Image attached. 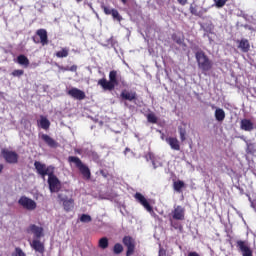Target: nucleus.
<instances>
[{
  "label": "nucleus",
  "mask_w": 256,
  "mask_h": 256,
  "mask_svg": "<svg viewBox=\"0 0 256 256\" xmlns=\"http://www.w3.org/2000/svg\"><path fill=\"white\" fill-rule=\"evenodd\" d=\"M68 163H74L75 167H77L78 171L81 173L83 179H85L86 181H89V179H91V169H89V166L81 161V158L77 156H69Z\"/></svg>",
  "instance_id": "nucleus-3"
},
{
  "label": "nucleus",
  "mask_w": 256,
  "mask_h": 256,
  "mask_svg": "<svg viewBox=\"0 0 256 256\" xmlns=\"http://www.w3.org/2000/svg\"><path fill=\"white\" fill-rule=\"evenodd\" d=\"M67 95L72 97V99H77L78 101H83V99L87 97L83 92V90L78 88H71L70 90L67 91Z\"/></svg>",
  "instance_id": "nucleus-15"
},
{
  "label": "nucleus",
  "mask_w": 256,
  "mask_h": 256,
  "mask_svg": "<svg viewBox=\"0 0 256 256\" xmlns=\"http://www.w3.org/2000/svg\"><path fill=\"white\" fill-rule=\"evenodd\" d=\"M134 198L138 203H140V205H142V207H144V209H146L148 213H153V206H151L149 200H147L143 194L136 192Z\"/></svg>",
  "instance_id": "nucleus-9"
},
{
  "label": "nucleus",
  "mask_w": 256,
  "mask_h": 256,
  "mask_svg": "<svg viewBox=\"0 0 256 256\" xmlns=\"http://www.w3.org/2000/svg\"><path fill=\"white\" fill-rule=\"evenodd\" d=\"M112 15L113 19H116V21H122L123 17H121V14H119V11L117 9H112Z\"/></svg>",
  "instance_id": "nucleus-33"
},
{
  "label": "nucleus",
  "mask_w": 256,
  "mask_h": 256,
  "mask_svg": "<svg viewBox=\"0 0 256 256\" xmlns=\"http://www.w3.org/2000/svg\"><path fill=\"white\" fill-rule=\"evenodd\" d=\"M34 167L36 169V173L43 178L47 177V175L55 171V167L47 166L39 161L34 162Z\"/></svg>",
  "instance_id": "nucleus-6"
},
{
  "label": "nucleus",
  "mask_w": 256,
  "mask_h": 256,
  "mask_svg": "<svg viewBox=\"0 0 256 256\" xmlns=\"http://www.w3.org/2000/svg\"><path fill=\"white\" fill-rule=\"evenodd\" d=\"M237 47L242 51V53H249L251 50V43L247 40V38H242L236 41Z\"/></svg>",
  "instance_id": "nucleus-17"
},
{
  "label": "nucleus",
  "mask_w": 256,
  "mask_h": 256,
  "mask_svg": "<svg viewBox=\"0 0 256 256\" xmlns=\"http://www.w3.org/2000/svg\"><path fill=\"white\" fill-rule=\"evenodd\" d=\"M122 243L127 247L126 256H131L135 253V239L133 237L124 236Z\"/></svg>",
  "instance_id": "nucleus-12"
},
{
  "label": "nucleus",
  "mask_w": 256,
  "mask_h": 256,
  "mask_svg": "<svg viewBox=\"0 0 256 256\" xmlns=\"http://www.w3.org/2000/svg\"><path fill=\"white\" fill-rule=\"evenodd\" d=\"M166 143H168L173 151H181V144L179 143V139L175 137H168L166 138Z\"/></svg>",
  "instance_id": "nucleus-21"
},
{
  "label": "nucleus",
  "mask_w": 256,
  "mask_h": 256,
  "mask_svg": "<svg viewBox=\"0 0 256 256\" xmlns=\"http://www.w3.org/2000/svg\"><path fill=\"white\" fill-rule=\"evenodd\" d=\"M27 233H32L34 235V239H41V237H45V230L41 226H37L35 224H30L26 229Z\"/></svg>",
  "instance_id": "nucleus-10"
},
{
  "label": "nucleus",
  "mask_w": 256,
  "mask_h": 256,
  "mask_svg": "<svg viewBox=\"0 0 256 256\" xmlns=\"http://www.w3.org/2000/svg\"><path fill=\"white\" fill-rule=\"evenodd\" d=\"M40 138L42 139V141H44V143H46V145L48 147H50L51 149H57V147H59V143L53 139L51 136L47 135V134H42L40 136Z\"/></svg>",
  "instance_id": "nucleus-19"
},
{
  "label": "nucleus",
  "mask_w": 256,
  "mask_h": 256,
  "mask_svg": "<svg viewBox=\"0 0 256 256\" xmlns=\"http://www.w3.org/2000/svg\"><path fill=\"white\" fill-rule=\"evenodd\" d=\"M48 185L51 193H59L61 190V181L55 176V170L48 175Z\"/></svg>",
  "instance_id": "nucleus-4"
},
{
  "label": "nucleus",
  "mask_w": 256,
  "mask_h": 256,
  "mask_svg": "<svg viewBox=\"0 0 256 256\" xmlns=\"http://www.w3.org/2000/svg\"><path fill=\"white\" fill-rule=\"evenodd\" d=\"M227 1L229 0H214L215 5L218 9L225 7V4L227 3Z\"/></svg>",
  "instance_id": "nucleus-35"
},
{
  "label": "nucleus",
  "mask_w": 256,
  "mask_h": 256,
  "mask_svg": "<svg viewBox=\"0 0 256 256\" xmlns=\"http://www.w3.org/2000/svg\"><path fill=\"white\" fill-rule=\"evenodd\" d=\"M215 119L216 121H219L220 123L225 121V110H223L222 108H217L215 110Z\"/></svg>",
  "instance_id": "nucleus-22"
},
{
  "label": "nucleus",
  "mask_w": 256,
  "mask_h": 256,
  "mask_svg": "<svg viewBox=\"0 0 256 256\" xmlns=\"http://www.w3.org/2000/svg\"><path fill=\"white\" fill-rule=\"evenodd\" d=\"M170 225L171 227H173V229H178V231H183V225H181V223L177 222V221H172L170 220Z\"/></svg>",
  "instance_id": "nucleus-32"
},
{
  "label": "nucleus",
  "mask_w": 256,
  "mask_h": 256,
  "mask_svg": "<svg viewBox=\"0 0 256 256\" xmlns=\"http://www.w3.org/2000/svg\"><path fill=\"white\" fill-rule=\"evenodd\" d=\"M247 153H250L251 155H253V153H255V144L253 143H247V149H246Z\"/></svg>",
  "instance_id": "nucleus-36"
},
{
  "label": "nucleus",
  "mask_w": 256,
  "mask_h": 256,
  "mask_svg": "<svg viewBox=\"0 0 256 256\" xmlns=\"http://www.w3.org/2000/svg\"><path fill=\"white\" fill-rule=\"evenodd\" d=\"M17 63L19 65H23L24 67H29V58H27V56L20 54L17 57Z\"/></svg>",
  "instance_id": "nucleus-25"
},
{
  "label": "nucleus",
  "mask_w": 256,
  "mask_h": 256,
  "mask_svg": "<svg viewBox=\"0 0 256 256\" xmlns=\"http://www.w3.org/2000/svg\"><path fill=\"white\" fill-rule=\"evenodd\" d=\"M147 121L148 123L156 124L157 123V116L155 113H149L147 114Z\"/></svg>",
  "instance_id": "nucleus-31"
},
{
  "label": "nucleus",
  "mask_w": 256,
  "mask_h": 256,
  "mask_svg": "<svg viewBox=\"0 0 256 256\" xmlns=\"http://www.w3.org/2000/svg\"><path fill=\"white\" fill-rule=\"evenodd\" d=\"M190 13L192 15H195L196 17H199V12L197 11V6L196 5H190Z\"/></svg>",
  "instance_id": "nucleus-38"
},
{
  "label": "nucleus",
  "mask_w": 256,
  "mask_h": 256,
  "mask_svg": "<svg viewBox=\"0 0 256 256\" xmlns=\"http://www.w3.org/2000/svg\"><path fill=\"white\" fill-rule=\"evenodd\" d=\"M76 1L81 2V1H83V0H76Z\"/></svg>",
  "instance_id": "nucleus-50"
},
{
  "label": "nucleus",
  "mask_w": 256,
  "mask_h": 256,
  "mask_svg": "<svg viewBox=\"0 0 256 256\" xmlns=\"http://www.w3.org/2000/svg\"><path fill=\"white\" fill-rule=\"evenodd\" d=\"M114 255H121L123 253V245L121 243H116L113 247Z\"/></svg>",
  "instance_id": "nucleus-30"
},
{
  "label": "nucleus",
  "mask_w": 256,
  "mask_h": 256,
  "mask_svg": "<svg viewBox=\"0 0 256 256\" xmlns=\"http://www.w3.org/2000/svg\"><path fill=\"white\" fill-rule=\"evenodd\" d=\"M101 9H103L105 15H111V13H113V9L105 6V4L101 5Z\"/></svg>",
  "instance_id": "nucleus-37"
},
{
  "label": "nucleus",
  "mask_w": 256,
  "mask_h": 256,
  "mask_svg": "<svg viewBox=\"0 0 256 256\" xmlns=\"http://www.w3.org/2000/svg\"><path fill=\"white\" fill-rule=\"evenodd\" d=\"M179 5L185 6V4L188 2V0H177Z\"/></svg>",
  "instance_id": "nucleus-44"
},
{
  "label": "nucleus",
  "mask_w": 256,
  "mask_h": 256,
  "mask_svg": "<svg viewBox=\"0 0 256 256\" xmlns=\"http://www.w3.org/2000/svg\"><path fill=\"white\" fill-rule=\"evenodd\" d=\"M158 256H167V250L160 246Z\"/></svg>",
  "instance_id": "nucleus-41"
},
{
  "label": "nucleus",
  "mask_w": 256,
  "mask_h": 256,
  "mask_svg": "<svg viewBox=\"0 0 256 256\" xmlns=\"http://www.w3.org/2000/svg\"><path fill=\"white\" fill-rule=\"evenodd\" d=\"M68 71L75 73L77 71V65H72L70 68L68 67Z\"/></svg>",
  "instance_id": "nucleus-43"
},
{
  "label": "nucleus",
  "mask_w": 256,
  "mask_h": 256,
  "mask_svg": "<svg viewBox=\"0 0 256 256\" xmlns=\"http://www.w3.org/2000/svg\"><path fill=\"white\" fill-rule=\"evenodd\" d=\"M1 153L6 163H9L10 165H17V163H19V154H17V152L3 149Z\"/></svg>",
  "instance_id": "nucleus-7"
},
{
  "label": "nucleus",
  "mask_w": 256,
  "mask_h": 256,
  "mask_svg": "<svg viewBox=\"0 0 256 256\" xmlns=\"http://www.w3.org/2000/svg\"><path fill=\"white\" fill-rule=\"evenodd\" d=\"M24 73H25L24 70H14V71L12 72V76H13V77H21V76L24 75Z\"/></svg>",
  "instance_id": "nucleus-39"
},
{
  "label": "nucleus",
  "mask_w": 256,
  "mask_h": 256,
  "mask_svg": "<svg viewBox=\"0 0 256 256\" xmlns=\"http://www.w3.org/2000/svg\"><path fill=\"white\" fill-rule=\"evenodd\" d=\"M41 129H44L47 131L49 127H51V122L49 119L45 118V116H40V121H39Z\"/></svg>",
  "instance_id": "nucleus-24"
},
{
  "label": "nucleus",
  "mask_w": 256,
  "mask_h": 256,
  "mask_svg": "<svg viewBox=\"0 0 256 256\" xmlns=\"http://www.w3.org/2000/svg\"><path fill=\"white\" fill-rule=\"evenodd\" d=\"M80 221H81V223H91L92 218L88 214H82L80 217Z\"/></svg>",
  "instance_id": "nucleus-34"
},
{
  "label": "nucleus",
  "mask_w": 256,
  "mask_h": 256,
  "mask_svg": "<svg viewBox=\"0 0 256 256\" xmlns=\"http://www.w3.org/2000/svg\"><path fill=\"white\" fill-rule=\"evenodd\" d=\"M146 159H150V161H154L155 156L153 155V153L148 152L147 155H146Z\"/></svg>",
  "instance_id": "nucleus-42"
},
{
  "label": "nucleus",
  "mask_w": 256,
  "mask_h": 256,
  "mask_svg": "<svg viewBox=\"0 0 256 256\" xmlns=\"http://www.w3.org/2000/svg\"><path fill=\"white\" fill-rule=\"evenodd\" d=\"M55 56L58 59H65V57H69V48H67V47L61 48L60 51H57L55 53Z\"/></svg>",
  "instance_id": "nucleus-23"
},
{
  "label": "nucleus",
  "mask_w": 256,
  "mask_h": 256,
  "mask_svg": "<svg viewBox=\"0 0 256 256\" xmlns=\"http://www.w3.org/2000/svg\"><path fill=\"white\" fill-rule=\"evenodd\" d=\"M240 129H242V131L251 132L255 129V124L250 119L245 118L240 121Z\"/></svg>",
  "instance_id": "nucleus-20"
},
{
  "label": "nucleus",
  "mask_w": 256,
  "mask_h": 256,
  "mask_svg": "<svg viewBox=\"0 0 256 256\" xmlns=\"http://www.w3.org/2000/svg\"><path fill=\"white\" fill-rule=\"evenodd\" d=\"M185 187V182L178 180L173 183L174 191H177V193H181V189Z\"/></svg>",
  "instance_id": "nucleus-27"
},
{
  "label": "nucleus",
  "mask_w": 256,
  "mask_h": 256,
  "mask_svg": "<svg viewBox=\"0 0 256 256\" xmlns=\"http://www.w3.org/2000/svg\"><path fill=\"white\" fill-rule=\"evenodd\" d=\"M171 215L175 221H185V209L181 205L174 206Z\"/></svg>",
  "instance_id": "nucleus-13"
},
{
  "label": "nucleus",
  "mask_w": 256,
  "mask_h": 256,
  "mask_svg": "<svg viewBox=\"0 0 256 256\" xmlns=\"http://www.w3.org/2000/svg\"><path fill=\"white\" fill-rule=\"evenodd\" d=\"M60 69H61V71H69V66H67V67L61 66Z\"/></svg>",
  "instance_id": "nucleus-46"
},
{
  "label": "nucleus",
  "mask_w": 256,
  "mask_h": 256,
  "mask_svg": "<svg viewBox=\"0 0 256 256\" xmlns=\"http://www.w3.org/2000/svg\"><path fill=\"white\" fill-rule=\"evenodd\" d=\"M178 133L180 135V141H186L187 140V130L183 127H178Z\"/></svg>",
  "instance_id": "nucleus-28"
},
{
  "label": "nucleus",
  "mask_w": 256,
  "mask_h": 256,
  "mask_svg": "<svg viewBox=\"0 0 256 256\" xmlns=\"http://www.w3.org/2000/svg\"><path fill=\"white\" fill-rule=\"evenodd\" d=\"M172 40L174 41V43H177V45H183V43H185V38L177 34L172 35Z\"/></svg>",
  "instance_id": "nucleus-29"
},
{
  "label": "nucleus",
  "mask_w": 256,
  "mask_h": 256,
  "mask_svg": "<svg viewBox=\"0 0 256 256\" xmlns=\"http://www.w3.org/2000/svg\"><path fill=\"white\" fill-rule=\"evenodd\" d=\"M3 168H4L3 164H0V173L3 172Z\"/></svg>",
  "instance_id": "nucleus-48"
},
{
  "label": "nucleus",
  "mask_w": 256,
  "mask_h": 256,
  "mask_svg": "<svg viewBox=\"0 0 256 256\" xmlns=\"http://www.w3.org/2000/svg\"><path fill=\"white\" fill-rule=\"evenodd\" d=\"M121 2L123 3V5H127V0H121Z\"/></svg>",
  "instance_id": "nucleus-49"
},
{
  "label": "nucleus",
  "mask_w": 256,
  "mask_h": 256,
  "mask_svg": "<svg viewBox=\"0 0 256 256\" xmlns=\"http://www.w3.org/2000/svg\"><path fill=\"white\" fill-rule=\"evenodd\" d=\"M129 151H131V149H130V148H128V147H127V148H125V150H124V154H125V155H127V153H129Z\"/></svg>",
  "instance_id": "nucleus-47"
},
{
  "label": "nucleus",
  "mask_w": 256,
  "mask_h": 256,
  "mask_svg": "<svg viewBox=\"0 0 256 256\" xmlns=\"http://www.w3.org/2000/svg\"><path fill=\"white\" fill-rule=\"evenodd\" d=\"M187 256H200V255L199 253L192 251V252H189Z\"/></svg>",
  "instance_id": "nucleus-45"
},
{
  "label": "nucleus",
  "mask_w": 256,
  "mask_h": 256,
  "mask_svg": "<svg viewBox=\"0 0 256 256\" xmlns=\"http://www.w3.org/2000/svg\"><path fill=\"white\" fill-rule=\"evenodd\" d=\"M98 247H99V249H103V250L108 249L109 238H107V237L100 238L98 241Z\"/></svg>",
  "instance_id": "nucleus-26"
},
{
  "label": "nucleus",
  "mask_w": 256,
  "mask_h": 256,
  "mask_svg": "<svg viewBox=\"0 0 256 256\" xmlns=\"http://www.w3.org/2000/svg\"><path fill=\"white\" fill-rule=\"evenodd\" d=\"M30 247L36 251V253H40L43 255L45 253V243L41 242L39 238L33 239L32 242H30Z\"/></svg>",
  "instance_id": "nucleus-16"
},
{
  "label": "nucleus",
  "mask_w": 256,
  "mask_h": 256,
  "mask_svg": "<svg viewBox=\"0 0 256 256\" xmlns=\"http://www.w3.org/2000/svg\"><path fill=\"white\" fill-rule=\"evenodd\" d=\"M98 85H100L104 91H113L115 87L119 85V80L117 79V71L111 70L109 72V80H107V78H102L98 80Z\"/></svg>",
  "instance_id": "nucleus-2"
},
{
  "label": "nucleus",
  "mask_w": 256,
  "mask_h": 256,
  "mask_svg": "<svg viewBox=\"0 0 256 256\" xmlns=\"http://www.w3.org/2000/svg\"><path fill=\"white\" fill-rule=\"evenodd\" d=\"M18 204L27 211H35V209H37V202L27 196H21L18 200Z\"/></svg>",
  "instance_id": "nucleus-8"
},
{
  "label": "nucleus",
  "mask_w": 256,
  "mask_h": 256,
  "mask_svg": "<svg viewBox=\"0 0 256 256\" xmlns=\"http://www.w3.org/2000/svg\"><path fill=\"white\" fill-rule=\"evenodd\" d=\"M58 199L62 202L63 208L67 213L75 207V200L73 198L67 199L63 197V194H58Z\"/></svg>",
  "instance_id": "nucleus-14"
},
{
  "label": "nucleus",
  "mask_w": 256,
  "mask_h": 256,
  "mask_svg": "<svg viewBox=\"0 0 256 256\" xmlns=\"http://www.w3.org/2000/svg\"><path fill=\"white\" fill-rule=\"evenodd\" d=\"M236 247L242 253V256H253V250L247 241L238 240L236 242Z\"/></svg>",
  "instance_id": "nucleus-11"
},
{
  "label": "nucleus",
  "mask_w": 256,
  "mask_h": 256,
  "mask_svg": "<svg viewBox=\"0 0 256 256\" xmlns=\"http://www.w3.org/2000/svg\"><path fill=\"white\" fill-rule=\"evenodd\" d=\"M120 97L123 101H137V92L122 90Z\"/></svg>",
  "instance_id": "nucleus-18"
},
{
  "label": "nucleus",
  "mask_w": 256,
  "mask_h": 256,
  "mask_svg": "<svg viewBox=\"0 0 256 256\" xmlns=\"http://www.w3.org/2000/svg\"><path fill=\"white\" fill-rule=\"evenodd\" d=\"M195 58L198 64V69H200L202 73H207V71L213 69V60H210L209 56H207L203 50H198L195 53Z\"/></svg>",
  "instance_id": "nucleus-1"
},
{
  "label": "nucleus",
  "mask_w": 256,
  "mask_h": 256,
  "mask_svg": "<svg viewBox=\"0 0 256 256\" xmlns=\"http://www.w3.org/2000/svg\"><path fill=\"white\" fill-rule=\"evenodd\" d=\"M32 41L36 44L41 43L43 47L49 45V36L44 28H40L36 31V36L32 37Z\"/></svg>",
  "instance_id": "nucleus-5"
},
{
  "label": "nucleus",
  "mask_w": 256,
  "mask_h": 256,
  "mask_svg": "<svg viewBox=\"0 0 256 256\" xmlns=\"http://www.w3.org/2000/svg\"><path fill=\"white\" fill-rule=\"evenodd\" d=\"M15 256H26L21 248H15Z\"/></svg>",
  "instance_id": "nucleus-40"
}]
</instances>
